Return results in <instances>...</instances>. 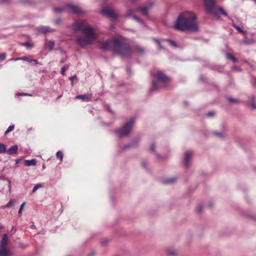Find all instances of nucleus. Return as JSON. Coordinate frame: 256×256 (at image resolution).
Wrapping results in <instances>:
<instances>
[{"label": "nucleus", "mask_w": 256, "mask_h": 256, "mask_svg": "<svg viewBox=\"0 0 256 256\" xmlns=\"http://www.w3.org/2000/svg\"><path fill=\"white\" fill-rule=\"evenodd\" d=\"M18 150V146L16 145L12 146L7 151L6 153L8 154H13L17 152Z\"/></svg>", "instance_id": "nucleus-15"}, {"label": "nucleus", "mask_w": 256, "mask_h": 256, "mask_svg": "<svg viewBox=\"0 0 256 256\" xmlns=\"http://www.w3.org/2000/svg\"><path fill=\"white\" fill-rule=\"evenodd\" d=\"M142 166H143V167H145V166H145V164H144V163L142 162Z\"/></svg>", "instance_id": "nucleus-50"}, {"label": "nucleus", "mask_w": 256, "mask_h": 256, "mask_svg": "<svg viewBox=\"0 0 256 256\" xmlns=\"http://www.w3.org/2000/svg\"><path fill=\"white\" fill-rule=\"evenodd\" d=\"M228 100L231 103H238V100L234 99L233 98H229Z\"/></svg>", "instance_id": "nucleus-33"}, {"label": "nucleus", "mask_w": 256, "mask_h": 256, "mask_svg": "<svg viewBox=\"0 0 256 256\" xmlns=\"http://www.w3.org/2000/svg\"><path fill=\"white\" fill-rule=\"evenodd\" d=\"M20 94V96L27 95L26 94H24V93H22V94L20 93V94Z\"/></svg>", "instance_id": "nucleus-49"}, {"label": "nucleus", "mask_w": 256, "mask_h": 256, "mask_svg": "<svg viewBox=\"0 0 256 256\" xmlns=\"http://www.w3.org/2000/svg\"><path fill=\"white\" fill-rule=\"evenodd\" d=\"M54 46V42L52 40L48 41L46 44V47L49 49L50 50H52Z\"/></svg>", "instance_id": "nucleus-20"}, {"label": "nucleus", "mask_w": 256, "mask_h": 256, "mask_svg": "<svg viewBox=\"0 0 256 256\" xmlns=\"http://www.w3.org/2000/svg\"><path fill=\"white\" fill-rule=\"evenodd\" d=\"M24 202H23V203L21 204V206H20V209H19V210H18V213H19V214H20V213L22 212V209H23V208H24Z\"/></svg>", "instance_id": "nucleus-37"}, {"label": "nucleus", "mask_w": 256, "mask_h": 256, "mask_svg": "<svg viewBox=\"0 0 256 256\" xmlns=\"http://www.w3.org/2000/svg\"><path fill=\"white\" fill-rule=\"evenodd\" d=\"M72 26L74 31L80 30L83 33L94 30L92 27L88 26L86 21L85 20H78L73 24Z\"/></svg>", "instance_id": "nucleus-7"}, {"label": "nucleus", "mask_w": 256, "mask_h": 256, "mask_svg": "<svg viewBox=\"0 0 256 256\" xmlns=\"http://www.w3.org/2000/svg\"><path fill=\"white\" fill-rule=\"evenodd\" d=\"M132 145H133V144H128V145H126V146H124V150H126V149H127L128 148H129V147H130V146H132Z\"/></svg>", "instance_id": "nucleus-43"}, {"label": "nucleus", "mask_w": 256, "mask_h": 256, "mask_svg": "<svg viewBox=\"0 0 256 256\" xmlns=\"http://www.w3.org/2000/svg\"><path fill=\"white\" fill-rule=\"evenodd\" d=\"M8 242V237L6 234H4L2 235L1 242H0V248H6V246Z\"/></svg>", "instance_id": "nucleus-13"}, {"label": "nucleus", "mask_w": 256, "mask_h": 256, "mask_svg": "<svg viewBox=\"0 0 256 256\" xmlns=\"http://www.w3.org/2000/svg\"><path fill=\"white\" fill-rule=\"evenodd\" d=\"M95 253L94 252H92L90 254H88V256H94Z\"/></svg>", "instance_id": "nucleus-46"}, {"label": "nucleus", "mask_w": 256, "mask_h": 256, "mask_svg": "<svg viewBox=\"0 0 256 256\" xmlns=\"http://www.w3.org/2000/svg\"><path fill=\"white\" fill-rule=\"evenodd\" d=\"M241 33L244 34V31L241 29L240 30Z\"/></svg>", "instance_id": "nucleus-53"}, {"label": "nucleus", "mask_w": 256, "mask_h": 256, "mask_svg": "<svg viewBox=\"0 0 256 256\" xmlns=\"http://www.w3.org/2000/svg\"><path fill=\"white\" fill-rule=\"evenodd\" d=\"M2 2H8L10 0H1Z\"/></svg>", "instance_id": "nucleus-47"}, {"label": "nucleus", "mask_w": 256, "mask_h": 256, "mask_svg": "<svg viewBox=\"0 0 256 256\" xmlns=\"http://www.w3.org/2000/svg\"><path fill=\"white\" fill-rule=\"evenodd\" d=\"M134 50L139 54H143L144 52L143 48L139 46H136Z\"/></svg>", "instance_id": "nucleus-22"}, {"label": "nucleus", "mask_w": 256, "mask_h": 256, "mask_svg": "<svg viewBox=\"0 0 256 256\" xmlns=\"http://www.w3.org/2000/svg\"><path fill=\"white\" fill-rule=\"evenodd\" d=\"M152 74L156 81L153 80L152 82V86L150 89L151 91L159 90L161 88V84H164L162 87H164V84L169 82L170 80V78L168 76L160 70H156V72H152Z\"/></svg>", "instance_id": "nucleus-3"}, {"label": "nucleus", "mask_w": 256, "mask_h": 256, "mask_svg": "<svg viewBox=\"0 0 256 256\" xmlns=\"http://www.w3.org/2000/svg\"><path fill=\"white\" fill-rule=\"evenodd\" d=\"M236 28L239 32H240V26H237L236 27Z\"/></svg>", "instance_id": "nucleus-48"}, {"label": "nucleus", "mask_w": 256, "mask_h": 256, "mask_svg": "<svg viewBox=\"0 0 256 256\" xmlns=\"http://www.w3.org/2000/svg\"><path fill=\"white\" fill-rule=\"evenodd\" d=\"M24 166H34L36 164V160L34 159H32L31 160H26L24 162Z\"/></svg>", "instance_id": "nucleus-17"}, {"label": "nucleus", "mask_w": 256, "mask_h": 256, "mask_svg": "<svg viewBox=\"0 0 256 256\" xmlns=\"http://www.w3.org/2000/svg\"><path fill=\"white\" fill-rule=\"evenodd\" d=\"M34 62L36 64H38V61L37 60H36V59H32V62Z\"/></svg>", "instance_id": "nucleus-45"}, {"label": "nucleus", "mask_w": 256, "mask_h": 256, "mask_svg": "<svg viewBox=\"0 0 256 256\" xmlns=\"http://www.w3.org/2000/svg\"><path fill=\"white\" fill-rule=\"evenodd\" d=\"M206 10L208 14H213L218 18V14H220L224 16H227L226 12L222 8L216 6V3L214 0H202Z\"/></svg>", "instance_id": "nucleus-4"}, {"label": "nucleus", "mask_w": 256, "mask_h": 256, "mask_svg": "<svg viewBox=\"0 0 256 256\" xmlns=\"http://www.w3.org/2000/svg\"><path fill=\"white\" fill-rule=\"evenodd\" d=\"M214 114V113L213 112H209L206 114L208 116L211 117L213 116Z\"/></svg>", "instance_id": "nucleus-38"}, {"label": "nucleus", "mask_w": 256, "mask_h": 256, "mask_svg": "<svg viewBox=\"0 0 256 256\" xmlns=\"http://www.w3.org/2000/svg\"><path fill=\"white\" fill-rule=\"evenodd\" d=\"M10 251L9 249L6 248H0V256H10Z\"/></svg>", "instance_id": "nucleus-16"}, {"label": "nucleus", "mask_w": 256, "mask_h": 256, "mask_svg": "<svg viewBox=\"0 0 256 256\" xmlns=\"http://www.w3.org/2000/svg\"><path fill=\"white\" fill-rule=\"evenodd\" d=\"M64 62V60H62L60 61V63H63V62Z\"/></svg>", "instance_id": "nucleus-51"}, {"label": "nucleus", "mask_w": 256, "mask_h": 256, "mask_svg": "<svg viewBox=\"0 0 256 256\" xmlns=\"http://www.w3.org/2000/svg\"><path fill=\"white\" fill-rule=\"evenodd\" d=\"M54 11L56 12H62L66 10V8H54Z\"/></svg>", "instance_id": "nucleus-28"}, {"label": "nucleus", "mask_w": 256, "mask_h": 256, "mask_svg": "<svg viewBox=\"0 0 256 256\" xmlns=\"http://www.w3.org/2000/svg\"><path fill=\"white\" fill-rule=\"evenodd\" d=\"M37 32L40 34H46L52 32L51 29L48 26H40L36 28Z\"/></svg>", "instance_id": "nucleus-11"}, {"label": "nucleus", "mask_w": 256, "mask_h": 256, "mask_svg": "<svg viewBox=\"0 0 256 256\" xmlns=\"http://www.w3.org/2000/svg\"><path fill=\"white\" fill-rule=\"evenodd\" d=\"M250 108L252 110H256V103L252 102L250 104Z\"/></svg>", "instance_id": "nucleus-34"}, {"label": "nucleus", "mask_w": 256, "mask_h": 256, "mask_svg": "<svg viewBox=\"0 0 256 256\" xmlns=\"http://www.w3.org/2000/svg\"><path fill=\"white\" fill-rule=\"evenodd\" d=\"M192 155V152L188 151L185 153L184 155V164L186 168L189 166L190 161L191 158V156Z\"/></svg>", "instance_id": "nucleus-10"}, {"label": "nucleus", "mask_w": 256, "mask_h": 256, "mask_svg": "<svg viewBox=\"0 0 256 256\" xmlns=\"http://www.w3.org/2000/svg\"><path fill=\"white\" fill-rule=\"evenodd\" d=\"M134 121V118H132L130 120L126 122L122 127L117 130L116 134L120 138L128 136L133 127Z\"/></svg>", "instance_id": "nucleus-6"}, {"label": "nucleus", "mask_w": 256, "mask_h": 256, "mask_svg": "<svg viewBox=\"0 0 256 256\" xmlns=\"http://www.w3.org/2000/svg\"><path fill=\"white\" fill-rule=\"evenodd\" d=\"M86 35V37L78 36L76 38L77 44L82 47H84L90 44L96 39L97 36L95 31L84 33Z\"/></svg>", "instance_id": "nucleus-5"}, {"label": "nucleus", "mask_w": 256, "mask_h": 256, "mask_svg": "<svg viewBox=\"0 0 256 256\" xmlns=\"http://www.w3.org/2000/svg\"><path fill=\"white\" fill-rule=\"evenodd\" d=\"M148 8L147 6L138 8L136 10H140L144 16L148 14Z\"/></svg>", "instance_id": "nucleus-19"}, {"label": "nucleus", "mask_w": 256, "mask_h": 256, "mask_svg": "<svg viewBox=\"0 0 256 256\" xmlns=\"http://www.w3.org/2000/svg\"><path fill=\"white\" fill-rule=\"evenodd\" d=\"M32 58H28V57H27L26 56H22V57H21V58H12V59L10 60H9L16 61V60H23L26 61V62H32Z\"/></svg>", "instance_id": "nucleus-18"}, {"label": "nucleus", "mask_w": 256, "mask_h": 256, "mask_svg": "<svg viewBox=\"0 0 256 256\" xmlns=\"http://www.w3.org/2000/svg\"><path fill=\"white\" fill-rule=\"evenodd\" d=\"M42 187V184H37L35 185L32 189V192H35L38 188H40Z\"/></svg>", "instance_id": "nucleus-30"}, {"label": "nucleus", "mask_w": 256, "mask_h": 256, "mask_svg": "<svg viewBox=\"0 0 256 256\" xmlns=\"http://www.w3.org/2000/svg\"><path fill=\"white\" fill-rule=\"evenodd\" d=\"M14 202V200H10L8 204H7L6 205V207H10L12 206V204Z\"/></svg>", "instance_id": "nucleus-40"}, {"label": "nucleus", "mask_w": 256, "mask_h": 256, "mask_svg": "<svg viewBox=\"0 0 256 256\" xmlns=\"http://www.w3.org/2000/svg\"><path fill=\"white\" fill-rule=\"evenodd\" d=\"M6 58V54L4 53L0 54V62L4 60Z\"/></svg>", "instance_id": "nucleus-32"}, {"label": "nucleus", "mask_w": 256, "mask_h": 256, "mask_svg": "<svg viewBox=\"0 0 256 256\" xmlns=\"http://www.w3.org/2000/svg\"><path fill=\"white\" fill-rule=\"evenodd\" d=\"M166 41L169 44L172 46L176 47V42L172 40H167Z\"/></svg>", "instance_id": "nucleus-31"}, {"label": "nucleus", "mask_w": 256, "mask_h": 256, "mask_svg": "<svg viewBox=\"0 0 256 256\" xmlns=\"http://www.w3.org/2000/svg\"><path fill=\"white\" fill-rule=\"evenodd\" d=\"M102 12L110 18L116 19L118 16L112 10L109 8H104L102 10Z\"/></svg>", "instance_id": "nucleus-9"}, {"label": "nucleus", "mask_w": 256, "mask_h": 256, "mask_svg": "<svg viewBox=\"0 0 256 256\" xmlns=\"http://www.w3.org/2000/svg\"><path fill=\"white\" fill-rule=\"evenodd\" d=\"M136 10H131V9L128 10H127L126 16H132L133 19H134L138 22H141L142 20L140 18H138V17L134 15V14Z\"/></svg>", "instance_id": "nucleus-14"}, {"label": "nucleus", "mask_w": 256, "mask_h": 256, "mask_svg": "<svg viewBox=\"0 0 256 256\" xmlns=\"http://www.w3.org/2000/svg\"><path fill=\"white\" fill-rule=\"evenodd\" d=\"M6 149L5 146L4 144H0V153L6 152Z\"/></svg>", "instance_id": "nucleus-29"}, {"label": "nucleus", "mask_w": 256, "mask_h": 256, "mask_svg": "<svg viewBox=\"0 0 256 256\" xmlns=\"http://www.w3.org/2000/svg\"><path fill=\"white\" fill-rule=\"evenodd\" d=\"M150 150L152 152H154V150H155V145L154 144L151 145L150 148Z\"/></svg>", "instance_id": "nucleus-41"}, {"label": "nucleus", "mask_w": 256, "mask_h": 256, "mask_svg": "<svg viewBox=\"0 0 256 256\" xmlns=\"http://www.w3.org/2000/svg\"><path fill=\"white\" fill-rule=\"evenodd\" d=\"M69 66H70L68 65L67 66H64L62 68L60 73L62 76L65 75V72L68 68Z\"/></svg>", "instance_id": "nucleus-25"}, {"label": "nucleus", "mask_w": 256, "mask_h": 256, "mask_svg": "<svg viewBox=\"0 0 256 256\" xmlns=\"http://www.w3.org/2000/svg\"><path fill=\"white\" fill-rule=\"evenodd\" d=\"M76 76H72V77H70L69 78L70 80L72 82L74 81V80L76 79Z\"/></svg>", "instance_id": "nucleus-42"}, {"label": "nucleus", "mask_w": 256, "mask_h": 256, "mask_svg": "<svg viewBox=\"0 0 256 256\" xmlns=\"http://www.w3.org/2000/svg\"><path fill=\"white\" fill-rule=\"evenodd\" d=\"M92 95L90 94L78 95L76 96V98L80 99L84 101H88V100L91 98Z\"/></svg>", "instance_id": "nucleus-12"}, {"label": "nucleus", "mask_w": 256, "mask_h": 256, "mask_svg": "<svg viewBox=\"0 0 256 256\" xmlns=\"http://www.w3.org/2000/svg\"><path fill=\"white\" fill-rule=\"evenodd\" d=\"M176 180V178H170V179H168V180H164V184H170V183L174 182Z\"/></svg>", "instance_id": "nucleus-27"}, {"label": "nucleus", "mask_w": 256, "mask_h": 256, "mask_svg": "<svg viewBox=\"0 0 256 256\" xmlns=\"http://www.w3.org/2000/svg\"><path fill=\"white\" fill-rule=\"evenodd\" d=\"M226 57L228 59L234 62H236V58H234V56H232V54L228 53L226 54Z\"/></svg>", "instance_id": "nucleus-24"}, {"label": "nucleus", "mask_w": 256, "mask_h": 256, "mask_svg": "<svg viewBox=\"0 0 256 256\" xmlns=\"http://www.w3.org/2000/svg\"><path fill=\"white\" fill-rule=\"evenodd\" d=\"M66 8H68L72 13L78 15H83L85 14V12L80 8L73 4H68Z\"/></svg>", "instance_id": "nucleus-8"}, {"label": "nucleus", "mask_w": 256, "mask_h": 256, "mask_svg": "<svg viewBox=\"0 0 256 256\" xmlns=\"http://www.w3.org/2000/svg\"><path fill=\"white\" fill-rule=\"evenodd\" d=\"M56 158L60 160V162L62 160L63 154L61 151H58L56 154Z\"/></svg>", "instance_id": "nucleus-23"}, {"label": "nucleus", "mask_w": 256, "mask_h": 256, "mask_svg": "<svg viewBox=\"0 0 256 256\" xmlns=\"http://www.w3.org/2000/svg\"><path fill=\"white\" fill-rule=\"evenodd\" d=\"M22 46H32V45L29 42H26L22 44Z\"/></svg>", "instance_id": "nucleus-35"}, {"label": "nucleus", "mask_w": 256, "mask_h": 256, "mask_svg": "<svg viewBox=\"0 0 256 256\" xmlns=\"http://www.w3.org/2000/svg\"><path fill=\"white\" fill-rule=\"evenodd\" d=\"M242 43L246 45L251 44L254 42L253 40L246 38L243 40Z\"/></svg>", "instance_id": "nucleus-21"}, {"label": "nucleus", "mask_w": 256, "mask_h": 256, "mask_svg": "<svg viewBox=\"0 0 256 256\" xmlns=\"http://www.w3.org/2000/svg\"><path fill=\"white\" fill-rule=\"evenodd\" d=\"M100 48L104 50H110L122 57L130 56L132 52L130 44L120 36H112L101 42Z\"/></svg>", "instance_id": "nucleus-1"}, {"label": "nucleus", "mask_w": 256, "mask_h": 256, "mask_svg": "<svg viewBox=\"0 0 256 256\" xmlns=\"http://www.w3.org/2000/svg\"><path fill=\"white\" fill-rule=\"evenodd\" d=\"M176 254V252H171V254Z\"/></svg>", "instance_id": "nucleus-52"}, {"label": "nucleus", "mask_w": 256, "mask_h": 256, "mask_svg": "<svg viewBox=\"0 0 256 256\" xmlns=\"http://www.w3.org/2000/svg\"><path fill=\"white\" fill-rule=\"evenodd\" d=\"M14 125L10 126L8 128V129L6 130V131L5 132L4 134H7L8 133H9L11 131L13 130L14 129Z\"/></svg>", "instance_id": "nucleus-26"}, {"label": "nucleus", "mask_w": 256, "mask_h": 256, "mask_svg": "<svg viewBox=\"0 0 256 256\" xmlns=\"http://www.w3.org/2000/svg\"><path fill=\"white\" fill-rule=\"evenodd\" d=\"M174 27L182 32L198 31V28L196 15L190 12H182L175 22Z\"/></svg>", "instance_id": "nucleus-2"}, {"label": "nucleus", "mask_w": 256, "mask_h": 256, "mask_svg": "<svg viewBox=\"0 0 256 256\" xmlns=\"http://www.w3.org/2000/svg\"><path fill=\"white\" fill-rule=\"evenodd\" d=\"M248 216L252 218L254 220H256V216H254V214H250Z\"/></svg>", "instance_id": "nucleus-44"}, {"label": "nucleus", "mask_w": 256, "mask_h": 256, "mask_svg": "<svg viewBox=\"0 0 256 256\" xmlns=\"http://www.w3.org/2000/svg\"><path fill=\"white\" fill-rule=\"evenodd\" d=\"M214 134L217 136H218V137H222V134L220 133V132H216L214 133Z\"/></svg>", "instance_id": "nucleus-39"}, {"label": "nucleus", "mask_w": 256, "mask_h": 256, "mask_svg": "<svg viewBox=\"0 0 256 256\" xmlns=\"http://www.w3.org/2000/svg\"><path fill=\"white\" fill-rule=\"evenodd\" d=\"M202 208H203L202 206L199 205L198 206V207L196 208V210L198 212L200 213L201 212L202 210Z\"/></svg>", "instance_id": "nucleus-36"}]
</instances>
